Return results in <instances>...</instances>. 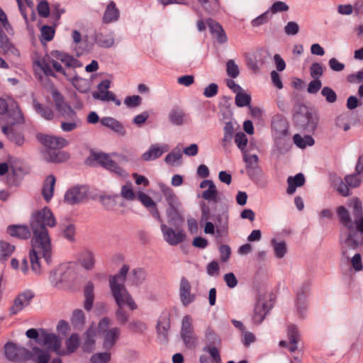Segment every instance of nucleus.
I'll list each match as a JSON object with an SVG mask.
<instances>
[{
	"mask_svg": "<svg viewBox=\"0 0 363 363\" xmlns=\"http://www.w3.org/2000/svg\"><path fill=\"white\" fill-rule=\"evenodd\" d=\"M108 351L94 354L90 359L91 363H108L111 360V353Z\"/></svg>",
	"mask_w": 363,
	"mask_h": 363,
	"instance_id": "59",
	"label": "nucleus"
},
{
	"mask_svg": "<svg viewBox=\"0 0 363 363\" xmlns=\"http://www.w3.org/2000/svg\"><path fill=\"white\" fill-rule=\"evenodd\" d=\"M94 286L91 281H89L84 287V292L85 301H84V308L88 311H90L93 306L94 298Z\"/></svg>",
	"mask_w": 363,
	"mask_h": 363,
	"instance_id": "39",
	"label": "nucleus"
},
{
	"mask_svg": "<svg viewBox=\"0 0 363 363\" xmlns=\"http://www.w3.org/2000/svg\"><path fill=\"white\" fill-rule=\"evenodd\" d=\"M202 8L208 13L213 15L220 10V3L218 0H197Z\"/></svg>",
	"mask_w": 363,
	"mask_h": 363,
	"instance_id": "43",
	"label": "nucleus"
},
{
	"mask_svg": "<svg viewBox=\"0 0 363 363\" xmlns=\"http://www.w3.org/2000/svg\"><path fill=\"white\" fill-rule=\"evenodd\" d=\"M218 191L215 184L211 185L206 190L202 193V198L208 201H217Z\"/></svg>",
	"mask_w": 363,
	"mask_h": 363,
	"instance_id": "55",
	"label": "nucleus"
},
{
	"mask_svg": "<svg viewBox=\"0 0 363 363\" xmlns=\"http://www.w3.org/2000/svg\"><path fill=\"white\" fill-rule=\"evenodd\" d=\"M0 48L6 54L13 55H19L18 50L15 48L13 43L9 40V38L0 28Z\"/></svg>",
	"mask_w": 363,
	"mask_h": 363,
	"instance_id": "31",
	"label": "nucleus"
},
{
	"mask_svg": "<svg viewBox=\"0 0 363 363\" xmlns=\"http://www.w3.org/2000/svg\"><path fill=\"white\" fill-rule=\"evenodd\" d=\"M55 182L56 179L53 175L48 176L44 182L42 189V194L47 202H49L53 196Z\"/></svg>",
	"mask_w": 363,
	"mask_h": 363,
	"instance_id": "33",
	"label": "nucleus"
},
{
	"mask_svg": "<svg viewBox=\"0 0 363 363\" xmlns=\"http://www.w3.org/2000/svg\"><path fill=\"white\" fill-rule=\"evenodd\" d=\"M84 314L80 309L74 311L71 318V323L76 329L81 328L84 324Z\"/></svg>",
	"mask_w": 363,
	"mask_h": 363,
	"instance_id": "51",
	"label": "nucleus"
},
{
	"mask_svg": "<svg viewBox=\"0 0 363 363\" xmlns=\"http://www.w3.org/2000/svg\"><path fill=\"white\" fill-rule=\"evenodd\" d=\"M311 282L304 281L296 291V300H307L310 293Z\"/></svg>",
	"mask_w": 363,
	"mask_h": 363,
	"instance_id": "50",
	"label": "nucleus"
},
{
	"mask_svg": "<svg viewBox=\"0 0 363 363\" xmlns=\"http://www.w3.org/2000/svg\"><path fill=\"white\" fill-rule=\"evenodd\" d=\"M96 45L103 48H110L115 45V33L113 30L108 32L99 31L94 37Z\"/></svg>",
	"mask_w": 363,
	"mask_h": 363,
	"instance_id": "22",
	"label": "nucleus"
},
{
	"mask_svg": "<svg viewBox=\"0 0 363 363\" xmlns=\"http://www.w3.org/2000/svg\"><path fill=\"white\" fill-rule=\"evenodd\" d=\"M79 262L86 269H91L95 264L94 253L89 250L83 251L79 255Z\"/></svg>",
	"mask_w": 363,
	"mask_h": 363,
	"instance_id": "40",
	"label": "nucleus"
},
{
	"mask_svg": "<svg viewBox=\"0 0 363 363\" xmlns=\"http://www.w3.org/2000/svg\"><path fill=\"white\" fill-rule=\"evenodd\" d=\"M128 271L129 267L124 264L117 274L111 275L108 278L112 296L118 307L116 313V317L121 324L125 323L128 320V315L123 309V307L128 306L131 310H135L138 308L137 304L125 286Z\"/></svg>",
	"mask_w": 363,
	"mask_h": 363,
	"instance_id": "3",
	"label": "nucleus"
},
{
	"mask_svg": "<svg viewBox=\"0 0 363 363\" xmlns=\"http://www.w3.org/2000/svg\"><path fill=\"white\" fill-rule=\"evenodd\" d=\"M34 296V292L30 289L24 290L18 294V295L15 298L13 303L10 308L11 313L13 315L18 313L25 307L30 304Z\"/></svg>",
	"mask_w": 363,
	"mask_h": 363,
	"instance_id": "15",
	"label": "nucleus"
},
{
	"mask_svg": "<svg viewBox=\"0 0 363 363\" xmlns=\"http://www.w3.org/2000/svg\"><path fill=\"white\" fill-rule=\"evenodd\" d=\"M224 135L223 138V145H226L228 143H230L234 133V127L232 122H226L224 128Z\"/></svg>",
	"mask_w": 363,
	"mask_h": 363,
	"instance_id": "58",
	"label": "nucleus"
},
{
	"mask_svg": "<svg viewBox=\"0 0 363 363\" xmlns=\"http://www.w3.org/2000/svg\"><path fill=\"white\" fill-rule=\"evenodd\" d=\"M33 359L35 363H48L50 354L48 350L34 347L31 352Z\"/></svg>",
	"mask_w": 363,
	"mask_h": 363,
	"instance_id": "38",
	"label": "nucleus"
},
{
	"mask_svg": "<svg viewBox=\"0 0 363 363\" xmlns=\"http://www.w3.org/2000/svg\"><path fill=\"white\" fill-rule=\"evenodd\" d=\"M272 307V298L265 299L260 296L255 306L252 315V323L255 325L260 324Z\"/></svg>",
	"mask_w": 363,
	"mask_h": 363,
	"instance_id": "12",
	"label": "nucleus"
},
{
	"mask_svg": "<svg viewBox=\"0 0 363 363\" xmlns=\"http://www.w3.org/2000/svg\"><path fill=\"white\" fill-rule=\"evenodd\" d=\"M272 18V16L267 10L265 12L257 16V18H254L251 21V25L253 27H259L262 25H264L267 23Z\"/></svg>",
	"mask_w": 363,
	"mask_h": 363,
	"instance_id": "62",
	"label": "nucleus"
},
{
	"mask_svg": "<svg viewBox=\"0 0 363 363\" xmlns=\"http://www.w3.org/2000/svg\"><path fill=\"white\" fill-rule=\"evenodd\" d=\"M101 124L115 132L120 136H124L126 133L125 128L123 124L113 117H103L100 120Z\"/></svg>",
	"mask_w": 363,
	"mask_h": 363,
	"instance_id": "25",
	"label": "nucleus"
},
{
	"mask_svg": "<svg viewBox=\"0 0 363 363\" xmlns=\"http://www.w3.org/2000/svg\"><path fill=\"white\" fill-rule=\"evenodd\" d=\"M54 274L58 276L57 280L60 282L68 281L74 278V271L72 268L67 264H61Z\"/></svg>",
	"mask_w": 363,
	"mask_h": 363,
	"instance_id": "32",
	"label": "nucleus"
},
{
	"mask_svg": "<svg viewBox=\"0 0 363 363\" xmlns=\"http://www.w3.org/2000/svg\"><path fill=\"white\" fill-rule=\"evenodd\" d=\"M33 107L35 111L45 120L51 121L53 119L54 112L50 107L39 103L36 99L33 101Z\"/></svg>",
	"mask_w": 363,
	"mask_h": 363,
	"instance_id": "30",
	"label": "nucleus"
},
{
	"mask_svg": "<svg viewBox=\"0 0 363 363\" xmlns=\"http://www.w3.org/2000/svg\"><path fill=\"white\" fill-rule=\"evenodd\" d=\"M7 233L12 237H16L23 240L28 239L31 235L30 230L26 225H9L7 228Z\"/></svg>",
	"mask_w": 363,
	"mask_h": 363,
	"instance_id": "26",
	"label": "nucleus"
},
{
	"mask_svg": "<svg viewBox=\"0 0 363 363\" xmlns=\"http://www.w3.org/2000/svg\"><path fill=\"white\" fill-rule=\"evenodd\" d=\"M273 135L276 143H281L288 135V123L282 118H275L272 122Z\"/></svg>",
	"mask_w": 363,
	"mask_h": 363,
	"instance_id": "17",
	"label": "nucleus"
},
{
	"mask_svg": "<svg viewBox=\"0 0 363 363\" xmlns=\"http://www.w3.org/2000/svg\"><path fill=\"white\" fill-rule=\"evenodd\" d=\"M194 331L191 317L189 315H184L182 320L180 335L191 333Z\"/></svg>",
	"mask_w": 363,
	"mask_h": 363,
	"instance_id": "56",
	"label": "nucleus"
},
{
	"mask_svg": "<svg viewBox=\"0 0 363 363\" xmlns=\"http://www.w3.org/2000/svg\"><path fill=\"white\" fill-rule=\"evenodd\" d=\"M61 340L54 333H48L45 330H40L39 345L45 346L55 352H58L61 347Z\"/></svg>",
	"mask_w": 363,
	"mask_h": 363,
	"instance_id": "18",
	"label": "nucleus"
},
{
	"mask_svg": "<svg viewBox=\"0 0 363 363\" xmlns=\"http://www.w3.org/2000/svg\"><path fill=\"white\" fill-rule=\"evenodd\" d=\"M205 342L206 345L219 346L221 343V340L213 329L208 326L205 331Z\"/></svg>",
	"mask_w": 363,
	"mask_h": 363,
	"instance_id": "44",
	"label": "nucleus"
},
{
	"mask_svg": "<svg viewBox=\"0 0 363 363\" xmlns=\"http://www.w3.org/2000/svg\"><path fill=\"white\" fill-rule=\"evenodd\" d=\"M181 337L186 347H194L198 340L197 336L195 335L194 331L191 333H186L181 335Z\"/></svg>",
	"mask_w": 363,
	"mask_h": 363,
	"instance_id": "63",
	"label": "nucleus"
},
{
	"mask_svg": "<svg viewBox=\"0 0 363 363\" xmlns=\"http://www.w3.org/2000/svg\"><path fill=\"white\" fill-rule=\"evenodd\" d=\"M229 216L227 211H223L216 216V227L218 236L226 234L228 228Z\"/></svg>",
	"mask_w": 363,
	"mask_h": 363,
	"instance_id": "27",
	"label": "nucleus"
},
{
	"mask_svg": "<svg viewBox=\"0 0 363 363\" xmlns=\"http://www.w3.org/2000/svg\"><path fill=\"white\" fill-rule=\"evenodd\" d=\"M52 97L54 101L55 109L63 118L74 120L76 118V112L72 106L65 101L64 96L57 90L52 91Z\"/></svg>",
	"mask_w": 363,
	"mask_h": 363,
	"instance_id": "11",
	"label": "nucleus"
},
{
	"mask_svg": "<svg viewBox=\"0 0 363 363\" xmlns=\"http://www.w3.org/2000/svg\"><path fill=\"white\" fill-rule=\"evenodd\" d=\"M66 347L68 353L74 352L79 345V337L77 333H73L66 340Z\"/></svg>",
	"mask_w": 363,
	"mask_h": 363,
	"instance_id": "52",
	"label": "nucleus"
},
{
	"mask_svg": "<svg viewBox=\"0 0 363 363\" xmlns=\"http://www.w3.org/2000/svg\"><path fill=\"white\" fill-rule=\"evenodd\" d=\"M363 174L356 171L354 173L347 175L345 177V182L351 188L358 187L361 184Z\"/></svg>",
	"mask_w": 363,
	"mask_h": 363,
	"instance_id": "48",
	"label": "nucleus"
},
{
	"mask_svg": "<svg viewBox=\"0 0 363 363\" xmlns=\"http://www.w3.org/2000/svg\"><path fill=\"white\" fill-rule=\"evenodd\" d=\"M304 183L305 177L302 173H298L294 177H289L287 179V194L290 195L294 194L296 188L303 186Z\"/></svg>",
	"mask_w": 363,
	"mask_h": 363,
	"instance_id": "34",
	"label": "nucleus"
},
{
	"mask_svg": "<svg viewBox=\"0 0 363 363\" xmlns=\"http://www.w3.org/2000/svg\"><path fill=\"white\" fill-rule=\"evenodd\" d=\"M271 244L273 247L274 255L277 259L283 258L287 252L286 244L284 241L278 242L275 238L272 239Z\"/></svg>",
	"mask_w": 363,
	"mask_h": 363,
	"instance_id": "45",
	"label": "nucleus"
},
{
	"mask_svg": "<svg viewBox=\"0 0 363 363\" xmlns=\"http://www.w3.org/2000/svg\"><path fill=\"white\" fill-rule=\"evenodd\" d=\"M117 195H100L99 200L101 204L108 210H112L116 206Z\"/></svg>",
	"mask_w": 363,
	"mask_h": 363,
	"instance_id": "57",
	"label": "nucleus"
},
{
	"mask_svg": "<svg viewBox=\"0 0 363 363\" xmlns=\"http://www.w3.org/2000/svg\"><path fill=\"white\" fill-rule=\"evenodd\" d=\"M56 219L48 207L32 213L30 225L33 233L30 261L32 271L35 274H40V258H44L48 264L52 262L51 240L47 227L56 225Z\"/></svg>",
	"mask_w": 363,
	"mask_h": 363,
	"instance_id": "1",
	"label": "nucleus"
},
{
	"mask_svg": "<svg viewBox=\"0 0 363 363\" xmlns=\"http://www.w3.org/2000/svg\"><path fill=\"white\" fill-rule=\"evenodd\" d=\"M15 246L5 241H0V259H6L11 255Z\"/></svg>",
	"mask_w": 363,
	"mask_h": 363,
	"instance_id": "53",
	"label": "nucleus"
},
{
	"mask_svg": "<svg viewBox=\"0 0 363 363\" xmlns=\"http://www.w3.org/2000/svg\"><path fill=\"white\" fill-rule=\"evenodd\" d=\"M161 191L167 203L166 215L168 218V223L169 224L182 223L184 218L183 216L182 204L179 197L169 186L162 185Z\"/></svg>",
	"mask_w": 363,
	"mask_h": 363,
	"instance_id": "5",
	"label": "nucleus"
},
{
	"mask_svg": "<svg viewBox=\"0 0 363 363\" xmlns=\"http://www.w3.org/2000/svg\"><path fill=\"white\" fill-rule=\"evenodd\" d=\"M137 199L140 201L144 206L150 208V213L157 221H161V216L157 208L156 203L150 196L143 191H139L137 194Z\"/></svg>",
	"mask_w": 363,
	"mask_h": 363,
	"instance_id": "24",
	"label": "nucleus"
},
{
	"mask_svg": "<svg viewBox=\"0 0 363 363\" xmlns=\"http://www.w3.org/2000/svg\"><path fill=\"white\" fill-rule=\"evenodd\" d=\"M160 223V230L162 234L164 240L171 246H176L183 242L186 238L184 230L182 228L177 227L176 229H173L172 227L166 225L163 220L161 218V221H158Z\"/></svg>",
	"mask_w": 363,
	"mask_h": 363,
	"instance_id": "9",
	"label": "nucleus"
},
{
	"mask_svg": "<svg viewBox=\"0 0 363 363\" xmlns=\"http://www.w3.org/2000/svg\"><path fill=\"white\" fill-rule=\"evenodd\" d=\"M169 147L167 144L155 143L150 146L149 149L142 155V159L144 161L155 160L167 152Z\"/></svg>",
	"mask_w": 363,
	"mask_h": 363,
	"instance_id": "19",
	"label": "nucleus"
},
{
	"mask_svg": "<svg viewBox=\"0 0 363 363\" xmlns=\"http://www.w3.org/2000/svg\"><path fill=\"white\" fill-rule=\"evenodd\" d=\"M6 357L13 362H23L32 357V353L28 349L8 342L4 347Z\"/></svg>",
	"mask_w": 363,
	"mask_h": 363,
	"instance_id": "10",
	"label": "nucleus"
},
{
	"mask_svg": "<svg viewBox=\"0 0 363 363\" xmlns=\"http://www.w3.org/2000/svg\"><path fill=\"white\" fill-rule=\"evenodd\" d=\"M52 56L57 60L50 61L53 69L63 74L66 79L72 77L74 69L83 65L77 59L59 50L52 52Z\"/></svg>",
	"mask_w": 363,
	"mask_h": 363,
	"instance_id": "6",
	"label": "nucleus"
},
{
	"mask_svg": "<svg viewBox=\"0 0 363 363\" xmlns=\"http://www.w3.org/2000/svg\"><path fill=\"white\" fill-rule=\"evenodd\" d=\"M242 154L243 161L246 164V169L250 173L252 169L257 167L258 165V157L257 155H249L247 151L244 152Z\"/></svg>",
	"mask_w": 363,
	"mask_h": 363,
	"instance_id": "46",
	"label": "nucleus"
},
{
	"mask_svg": "<svg viewBox=\"0 0 363 363\" xmlns=\"http://www.w3.org/2000/svg\"><path fill=\"white\" fill-rule=\"evenodd\" d=\"M89 188L86 185H76L67 190L65 201L71 204H78L84 200L88 195Z\"/></svg>",
	"mask_w": 363,
	"mask_h": 363,
	"instance_id": "13",
	"label": "nucleus"
},
{
	"mask_svg": "<svg viewBox=\"0 0 363 363\" xmlns=\"http://www.w3.org/2000/svg\"><path fill=\"white\" fill-rule=\"evenodd\" d=\"M72 84L81 93H86L89 89V82L83 78L79 77L74 69V74L72 77L67 78Z\"/></svg>",
	"mask_w": 363,
	"mask_h": 363,
	"instance_id": "36",
	"label": "nucleus"
},
{
	"mask_svg": "<svg viewBox=\"0 0 363 363\" xmlns=\"http://www.w3.org/2000/svg\"><path fill=\"white\" fill-rule=\"evenodd\" d=\"M38 140L45 146L44 158L46 161L53 163L63 162L69 158V155L65 151L59 150L68 145V141L59 136L39 135Z\"/></svg>",
	"mask_w": 363,
	"mask_h": 363,
	"instance_id": "4",
	"label": "nucleus"
},
{
	"mask_svg": "<svg viewBox=\"0 0 363 363\" xmlns=\"http://www.w3.org/2000/svg\"><path fill=\"white\" fill-rule=\"evenodd\" d=\"M1 130L11 143L18 146H21L24 143L25 138L21 133L16 132L8 125H3Z\"/></svg>",
	"mask_w": 363,
	"mask_h": 363,
	"instance_id": "35",
	"label": "nucleus"
},
{
	"mask_svg": "<svg viewBox=\"0 0 363 363\" xmlns=\"http://www.w3.org/2000/svg\"><path fill=\"white\" fill-rule=\"evenodd\" d=\"M96 161L102 167L113 172L121 177H126L128 174L121 167L118 166L111 157L105 153H98L95 155Z\"/></svg>",
	"mask_w": 363,
	"mask_h": 363,
	"instance_id": "14",
	"label": "nucleus"
},
{
	"mask_svg": "<svg viewBox=\"0 0 363 363\" xmlns=\"http://www.w3.org/2000/svg\"><path fill=\"white\" fill-rule=\"evenodd\" d=\"M96 330L92 326L90 327L84 335V343L82 345L83 350L85 352H91L95 345Z\"/></svg>",
	"mask_w": 363,
	"mask_h": 363,
	"instance_id": "37",
	"label": "nucleus"
},
{
	"mask_svg": "<svg viewBox=\"0 0 363 363\" xmlns=\"http://www.w3.org/2000/svg\"><path fill=\"white\" fill-rule=\"evenodd\" d=\"M182 157V154L180 149L175 148L166 155L164 161L167 164L174 166L181 163Z\"/></svg>",
	"mask_w": 363,
	"mask_h": 363,
	"instance_id": "47",
	"label": "nucleus"
},
{
	"mask_svg": "<svg viewBox=\"0 0 363 363\" xmlns=\"http://www.w3.org/2000/svg\"><path fill=\"white\" fill-rule=\"evenodd\" d=\"M179 293L180 301L184 306H188L196 300V295L191 293V283L184 277L181 279Z\"/></svg>",
	"mask_w": 363,
	"mask_h": 363,
	"instance_id": "16",
	"label": "nucleus"
},
{
	"mask_svg": "<svg viewBox=\"0 0 363 363\" xmlns=\"http://www.w3.org/2000/svg\"><path fill=\"white\" fill-rule=\"evenodd\" d=\"M170 328V319L167 315H161L159 318L157 330L160 338L167 340L168 332Z\"/></svg>",
	"mask_w": 363,
	"mask_h": 363,
	"instance_id": "29",
	"label": "nucleus"
},
{
	"mask_svg": "<svg viewBox=\"0 0 363 363\" xmlns=\"http://www.w3.org/2000/svg\"><path fill=\"white\" fill-rule=\"evenodd\" d=\"M351 206L354 221L351 220L350 213L345 207L340 206L337 210L340 223L345 228V230L341 231L340 243L342 254L347 259H349V250H356L363 244L362 204L359 199L355 198L352 199Z\"/></svg>",
	"mask_w": 363,
	"mask_h": 363,
	"instance_id": "2",
	"label": "nucleus"
},
{
	"mask_svg": "<svg viewBox=\"0 0 363 363\" xmlns=\"http://www.w3.org/2000/svg\"><path fill=\"white\" fill-rule=\"evenodd\" d=\"M294 120L296 125L301 129L308 133H314L319 122V116L315 112L306 108L304 113H296L294 116Z\"/></svg>",
	"mask_w": 363,
	"mask_h": 363,
	"instance_id": "8",
	"label": "nucleus"
},
{
	"mask_svg": "<svg viewBox=\"0 0 363 363\" xmlns=\"http://www.w3.org/2000/svg\"><path fill=\"white\" fill-rule=\"evenodd\" d=\"M147 277V272L144 269H134L129 277V281L133 285L140 286L143 283Z\"/></svg>",
	"mask_w": 363,
	"mask_h": 363,
	"instance_id": "41",
	"label": "nucleus"
},
{
	"mask_svg": "<svg viewBox=\"0 0 363 363\" xmlns=\"http://www.w3.org/2000/svg\"><path fill=\"white\" fill-rule=\"evenodd\" d=\"M226 72L228 76L234 79L236 78L240 74L238 66L235 64L233 60H230L226 63Z\"/></svg>",
	"mask_w": 363,
	"mask_h": 363,
	"instance_id": "61",
	"label": "nucleus"
},
{
	"mask_svg": "<svg viewBox=\"0 0 363 363\" xmlns=\"http://www.w3.org/2000/svg\"><path fill=\"white\" fill-rule=\"evenodd\" d=\"M289 9V6L284 1H275L272 5L267 9L268 12L271 16L277 13L286 12Z\"/></svg>",
	"mask_w": 363,
	"mask_h": 363,
	"instance_id": "54",
	"label": "nucleus"
},
{
	"mask_svg": "<svg viewBox=\"0 0 363 363\" xmlns=\"http://www.w3.org/2000/svg\"><path fill=\"white\" fill-rule=\"evenodd\" d=\"M248 140L246 135L243 132H239L235 135V143L241 152H246V146Z\"/></svg>",
	"mask_w": 363,
	"mask_h": 363,
	"instance_id": "60",
	"label": "nucleus"
},
{
	"mask_svg": "<svg viewBox=\"0 0 363 363\" xmlns=\"http://www.w3.org/2000/svg\"><path fill=\"white\" fill-rule=\"evenodd\" d=\"M288 337L289 339V343L288 344V349L290 352H295L297 348V344L299 340V332L296 325L290 324L287 328Z\"/></svg>",
	"mask_w": 363,
	"mask_h": 363,
	"instance_id": "28",
	"label": "nucleus"
},
{
	"mask_svg": "<svg viewBox=\"0 0 363 363\" xmlns=\"http://www.w3.org/2000/svg\"><path fill=\"white\" fill-rule=\"evenodd\" d=\"M121 12L118 9L116 4L113 1H111L107 4L103 16L102 22L104 24L114 23L120 19Z\"/></svg>",
	"mask_w": 363,
	"mask_h": 363,
	"instance_id": "21",
	"label": "nucleus"
},
{
	"mask_svg": "<svg viewBox=\"0 0 363 363\" xmlns=\"http://www.w3.org/2000/svg\"><path fill=\"white\" fill-rule=\"evenodd\" d=\"M168 119L172 125L181 126L188 123L190 118L182 108L174 106L169 112Z\"/></svg>",
	"mask_w": 363,
	"mask_h": 363,
	"instance_id": "20",
	"label": "nucleus"
},
{
	"mask_svg": "<svg viewBox=\"0 0 363 363\" xmlns=\"http://www.w3.org/2000/svg\"><path fill=\"white\" fill-rule=\"evenodd\" d=\"M294 144L301 149H304L308 146L313 145L314 139L308 135L302 136L300 134H295L293 137Z\"/></svg>",
	"mask_w": 363,
	"mask_h": 363,
	"instance_id": "42",
	"label": "nucleus"
},
{
	"mask_svg": "<svg viewBox=\"0 0 363 363\" xmlns=\"http://www.w3.org/2000/svg\"><path fill=\"white\" fill-rule=\"evenodd\" d=\"M109 325L108 318H102L98 325L99 333L103 335V347L106 350H110L114 347L121 335L120 328L114 327L109 329Z\"/></svg>",
	"mask_w": 363,
	"mask_h": 363,
	"instance_id": "7",
	"label": "nucleus"
},
{
	"mask_svg": "<svg viewBox=\"0 0 363 363\" xmlns=\"http://www.w3.org/2000/svg\"><path fill=\"white\" fill-rule=\"evenodd\" d=\"M41 40L50 41L55 35V29L50 26H43L40 28Z\"/></svg>",
	"mask_w": 363,
	"mask_h": 363,
	"instance_id": "64",
	"label": "nucleus"
},
{
	"mask_svg": "<svg viewBox=\"0 0 363 363\" xmlns=\"http://www.w3.org/2000/svg\"><path fill=\"white\" fill-rule=\"evenodd\" d=\"M7 113L8 118L10 120L9 123L11 125L14 124H21L25 122L23 114L19 106L13 100L10 101V106Z\"/></svg>",
	"mask_w": 363,
	"mask_h": 363,
	"instance_id": "23",
	"label": "nucleus"
},
{
	"mask_svg": "<svg viewBox=\"0 0 363 363\" xmlns=\"http://www.w3.org/2000/svg\"><path fill=\"white\" fill-rule=\"evenodd\" d=\"M235 102L237 106L244 107L249 106L251 102V96L247 94L243 89L236 93Z\"/></svg>",
	"mask_w": 363,
	"mask_h": 363,
	"instance_id": "49",
	"label": "nucleus"
}]
</instances>
